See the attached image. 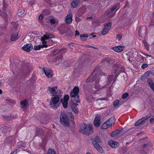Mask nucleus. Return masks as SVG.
<instances>
[{
	"mask_svg": "<svg viewBox=\"0 0 154 154\" xmlns=\"http://www.w3.org/2000/svg\"><path fill=\"white\" fill-rule=\"evenodd\" d=\"M62 57V55L61 54L56 56L53 61L54 63H55V64L59 63L61 61Z\"/></svg>",
	"mask_w": 154,
	"mask_h": 154,
	"instance_id": "4468645a",
	"label": "nucleus"
},
{
	"mask_svg": "<svg viewBox=\"0 0 154 154\" xmlns=\"http://www.w3.org/2000/svg\"><path fill=\"white\" fill-rule=\"evenodd\" d=\"M119 100H116L114 102V105L115 106H117L118 104H119Z\"/></svg>",
	"mask_w": 154,
	"mask_h": 154,
	"instance_id": "de8ad7c7",
	"label": "nucleus"
},
{
	"mask_svg": "<svg viewBox=\"0 0 154 154\" xmlns=\"http://www.w3.org/2000/svg\"><path fill=\"white\" fill-rule=\"evenodd\" d=\"M108 122L106 121L103 123L101 126V128L102 129H105L111 126V124H107Z\"/></svg>",
	"mask_w": 154,
	"mask_h": 154,
	"instance_id": "4be33fe9",
	"label": "nucleus"
},
{
	"mask_svg": "<svg viewBox=\"0 0 154 154\" xmlns=\"http://www.w3.org/2000/svg\"><path fill=\"white\" fill-rule=\"evenodd\" d=\"M101 118L100 116L97 115L95 117L94 121V124L95 126L96 127H98L100 124Z\"/></svg>",
	"mask_w": 154,
	"mask_h": 154,
	"instance_id": "f8f14e48",
	"label": "nucleus"
},
{
	"mask_svg": "<svg viewBox=\"0 0 154 154\" xmlns=\"http://www.w3.org/2000/svg\"><path fill=\"white\" fill-rule=\"evenodd\" d=\"M42 134V130H39L38 131L36 132L35 135L38 136H40Z\"/></svg>",
	"mask_w": 154,
	"mask_h": 154,
	"instance_id": "09e8293b",
	"label": "nucleus"
},
{
	"mask_svg": "<svg viewBox=\"0 0 154 154\" xmlns=\"http://www.w3.org/2000/svg\"><path fill=\"white\" fill-rule=\"evenodd\" d=\"M43 70L46 75L48 78H51L53 76V71L50 69H48L45 70V69L43 68Z\"/></svg>",
	"mask_w": 154,
	"mask_h": 154,
	"instance_id": "f3484780",
	"label": "nucleus"
},
{
	"mask_svg": "<svg viewBox=\"0 0 154 154\" xmlns=\"http://www.w3.org/2000/svg\"><path fill=\"white\" fill-rule=\"evenodd\" d=\"M122 38V35L120 34H118L116 38V39H118V41H120Z\"/></svg>",
	"mask_w": 154,
	"mask_h": 154,
	"instance_id": "8fccbe9b",
	"label": "nucleus"
},
{
	"mask_svg": "<svg viewBox=\"0 0 154 154\" xmlns=\"http://www.w3.org/2000/svg\"><path fill=\"white\" fill-rule=\"evenodd\" d=\"M5 101L8 102L9 104H14L16 102L14 100L11 99H6Z\"/></svg>",
	"mask_w": 154,
	"mask_h": 154,
	"instance_id": "c9c22d12",
	"label": "nucleus"
},
{
	"mask_svg": "<svg viewBox=\"0 0 154 154\" xmlns=\"http://www.w3.org/2000/svg\"><path fill=\"white\" fill-rule=\"evenodd\" d=\"M153 17L151 19V22L150 23V24L149 25V27L154 26V12L153 13Z\"/></svg>",
	"mask_w": 154,
	"mask_h": 154,
	"instance_id": "ea45409f",
	"label": "nucleus"
},
{
	"mask_svg": "<svg viewBox=\"0 0 154 154\" xmlns=\"http://www.w3.org/2000/svg\"><path fill=\"white\" fill-rule=\"evenodd\" d=\"M60 122L61 125L65 126L68 127L69 125L67 114L65 112L61 111L60 112Z\"/></svg>",
	"mask_w": 154,
	"mask_h": 154,
	"instance_id": "7ed1b4c3",
	"label": "nucleus"
},
{
	"mask_svg": "<svg viewBox=\"0 0 154 154\" xmlns=\"http://www.w3.org/2000/svg\"><path fill=\"white\" fill-rule=\"evenodd\" d=\"M60 102L62 103L64 108H66L67 107L68 103L66 100H65V99H61Z\"/></svg>",
	"mask_w": 154,
	"mask_h": 154,
	"instance_id": "393cba45",
	"label": "nucleus"
},
{
	"mask_svg": "<svg viewBox=\"0 0 154 154\" xmlns=\"http://www.w3.org/2000/svg\"><path fill=\"white\" fill-rule=\"evenodd\" d=\"M68 114L69 116V117L70 118H74V116L72 114L71 112H69L68 113Z\"/></svg>",
	"mask_w": 154,
	"mask_h": 154,
	"instance_id": "0e129e2a",
	"label": "nucleus"
},
{
	"mask_svg": "<svg viewBox=\"0 0 154 154\" xmlns=\"http://www.w3.org/2000/svg\"><path fill=\"white\" fill-rule=\"evenodd\" d=\"M17 116L16 115L14 116L5 115L3 116V118L4 120L9 121L16 119L17 118Z\"/></svg>",
	"mask_w": 154,
	"mask_h": 154,
	"instance_id": "dca6fc26",
	"label": "nucleus"
},
{
	"mask_svg": "<svg viewBox=\"0 0 154 154\" xmlns=\"http://www.w3.org/2000/svg\"><path fill=\"white\" fill-rule=\"evenodd\" d=\"M91 140L93 145L97 150L101 153L103 152V150L100 145V144L102 143L100 137L96 135L94 139L92 138Z\"/></svg>",
	"mask_w": 154,
	"mask_h": 154,
	"instance_id": "f03ea898",
	"label": "nucleus"
},
{
	"mask_svg": "<svg viewBox=\"0 0 154 154\" xmlns=\"http://www.w3.org/2000/svg\"><path fill=\"white\" fill-rule=\"evenodd\" d=\"M111 60L110 58L109 57L106 58L104 59V61L109 63L111 61Z\"/></svg>",
	"mask_w": 154,
	"mask_h": 154,
	"instance_id": "bf43d9fd",
	"label": "nucleus"
},
{
	"mask_svg": "<svg viewBox=\"0 0 154 154\" xmlns=\"http://www.w3.org/2000/svg\"><path fill=\"white\" fill-rule=\"evenodd\" d=\"M75 20L76 22L78 23L81 20V19H80L79 17H75Z\"/></svg>",
	"mask_w": 154,
	"mask_h": 154,
	"instance_id": "338daca9",
	"label": "nucleus"
},
{
	"mask_svg": "<svg viewBox=\"0 0 154 154\" xmlns=\"http://www.w3.org/2000/svg\"><path fill=\"white\" fill-rule=\"evenodd\" d=\"M82 127L80 130H85L87 129V128H88V127H89V124L88 125L87 124H86L85 123H81V124Z\"/></svg>",
	"mask_w": 154,
	"mask_h": 154,
	"instance_id": "2f4dec72",
	"label": "nucleus"
},
{
	"mask_svg": "<svg viewBox=\"0 0 154 154\" xmlns=\"http://www.w3.org/2000/svg\"><path fill=\"white\" fill-rule=\"evenodd\" d=\"M143 44L145 46V48L148 50L149 46L147 45V42L146 41H143Z\"/></svg>",
	"mask_w": 154,
	"mask_h": 154,
	"instance_id": "49530a36",
	"label": "nucleus"
},
{
	"mask_svg": "<svg viewBox=\"0 0 154 154\" xmlns=\"http://www.w3.org/2000/svg\"><path fill=\"white\" fill-rule=\"evenodd\" d=\"M119 132V130H116L111 133L110 135L111 136L113 137H114L116 135H119L120 134Z\"/></svg>",
	"mask_w": 154,
	"mask_h": 154,
	"instance_id": "c756f323",
	"label": "nucleus"
},
{
	"mask_svg": "<svg viewBox=\"0 0 154 154\" xmlns=\"http://www.w3.org/2000/svg\"><path fill=\"white\" fill-rule=\"evenodd\" d=\"M3 18L5 19V24L6 25L8 24V17H7V15H6L5 17Z\"/></svg>",
	"mask_w": 154,
	"mask_h": 154,
	"instance_id": "5fc2aeb1",
	"label": "nucleus"
},
{
	"mask_svg": "<svg viewBox=\"0 0 154 154\" xmlns=\"http://www.w3.org/2000/svg\"><path fill=\"white\" fill-rule=\"evenodd\" d=\"M67 50V49L66 48H62L59 51H58L57 52V54H61L62 55L63 53H64Z\"/></svg>",
	"mask_w": 154,
	"mask_h": 154,
	"instance_id": "473e14b6",
	"label": "nucleus"
},
{
	"mask_svg": "<svg viewBox=\"0 0 154 154\" xmlns=\"http://www.w3.org/2000/svg\"><path fill=\"white\" fill-rule=\"evenodd\" d=\"M125 71H119V72L118 73H116V70L115 72V74H116V77H114L113 75H109V77L107 78V83L109 84H110V83L112 82V80H113L115 78H116V79L117 76L119 75L120 73L121 72H124Z\"/></svg>",
	"mask_w": 154,
	"mask_h": 154,
	"instance_id": "9b49d317",
	"label": "nucleus"
},
{
	"mask_svg": "<svg viewBox=\"0 0 154 154\" xmlns=\"http://www.w3.org/2000/svg\"><path fill=\"white\" fill-rule=\"evenodd\" d=\"M79 88L78 86L75 87L71 91L70 96L72 97L75 98L74 100L77 103H80V100L79 99Z\"/></svg>",
	"mask_w": 154,
	"mask_h": 154,
	"instance_id": "20e7f679",
	"label": "nucleus"
},
{
	"mask_svg": "<svg viewBox=\"0 0 154 154\" xmlns=\"http://www.w3.org/2000/svg\"><path fill=\"white\" fill-rule=\"evenodd\" d=\"M57 50H54L51 52L52 55L53 56H57L58 55V54H57Z\"/></svg>",
	"mask_w": 154,
	"mask_h": 154,
	"instance_id": "c03bdc74",
	"label": "nucleus"
},
{
	"mask_svg": "<svg viewBox=\"0 0 154 154\" xmlns=\"http://www.w3.org/2000/svg\"><path fill=\"white\" fill-rule=\"evenodd\" d=\"M47 154H56L55 151L53 149H49L48 151Z\"/></svg>",
	"mask_w": 154,
	"mask_h": 154,
	"instance_id": "58836bf2",
	"label": "nucleus"
},
{
	"mask_svg": "<svg viewBox=\"0 0 154 154\" xmlns=\"http://www.w3.org/2000/svg\"><path fill=\"white\" fill-rule=\"evenodd\" d=\"M94 86L95 88L97 89H100V87L99 84V80L98 79L96 80Z\"/></svg>",
	"mask_w": 154,
	"mask_h": 154,
	"instance_id": "e433bc0d",
	"label": "nucleus"
},
{
	"mask_svg": "<svg viewBox=\"0 0 154 154\" xmlns=\"http://www.w3.org/2000/svg\"><path fill=\"white\" fill-rule=\"evenodd\" d=\"M29 64V63L25 64L24 63H23L21 64L20 72L26 76L28 75L30 72Z\"/></svg>",
	"mask_w": 154,
	"mask_h": 154,
	"instance_id": "39448f33",
	"label": "nucleus"
},
{
	"mask_svg": "<svg viewBox=\"0 0 154 154\" xmlns=\"http://www.w3.org/2000/svg\"><path fill=\"white\" fill-rule=\"evenodd\" d=\"M147 81L149 85L152 84V83H153L152 80L151 78H148L147 79Z\"/></svg>",
	"mask_w": 154,
	"mask_h": 154,
	"instance_id": "a18cd8bd",
	"label": "nucleus"
},
{
	"mask_svg": "<svg viewBox=\"0 0 154 154\" xmlns=\"http://www.w3.org/2000/svg\"><path fill=\"white\" fill-rule=\"evenodd\" d=\"M57 88V87H54L52 88H51L50 87H48V90L50 92V93L52 94V96H54V95L57 94L58 93V91H56L55 90Z\"/></svg>",
	"mask_w": 154,
	"mask_h": 154,
	"instance_id": "a211bd4d",
	"label": "nucleus"
},
{
	"mask_svg": "<svg viewBox=\"0 0 154 154\" xmlns=\"http://www.w3.org/2000/svg\"><path fill=\"white\" fill-rule=\"evenodd\" d=\"M149 122L151 124L154 122V119L153 118H151L149 120Z\"/></svg>",
	"mask_w": 154,
	"mask_h": 154,
	"instance_id": "774afa93",
	"label": "nucleus"
},
{
	"mask_svg": "<svg viewBox=\"0 0 154 154\" xmlns=\"http://www.w3.org/2000/svg\"><path fill=\"white\" fill-rule=\"evenodd\" d=\"M108 144L112 148H116L118 146L119 143L113 140H110L108 141Z\"/></svg>",
	"mask_w": 154,
	"mask_h": 154,
	"instance_id": "6ab92c4d",
	"label": "nucleus"
},
{
	"mask_svg": "<svg viewBox=\"0 0 154 154\" xmlns=\"http://www.w3.org/2000/svg\"><path fill=\"white\" fill-rule=\"evenodd\" d=\"M112 23L111 22H109L104 25V28L101 32V34L103 35H105L110 30L112 26Z\"/></svg>",
	"mask_w": 154,
	"mask_h": 154,
	"instance_id": "0eeeda50",
	"label": "nucleus"
},
{
	"mask_svg": "<svg viewBox=\"0 0 154 154\" xmlns=\"http://www.w3.org/2000/svg\"><path fill=\"white\" fill-rule=\"evenodd\" d=\"M96 68H95L94 71L92 72L91 74L87 79L86 82V83H88L90 82H93L97 79V75L96 73L94 74V71L96 70Z\"/></svg>",
	"mask_w": 154,
	"mask_h": 154,
	"instance_id": "9d476101",
	"label": "nucleus"
},
{
	"mask_svg": "<svg viewBox=\"0 0 154 154\" xmlns=\"http://www.w3.org/2000/svg\"><path fill=\"white\" fill-rule=\"evenodd\" d=\"M88 35L87 34H82L80 35V39L82 41H85L86 40Z\"/></svg>",
	"mask_w": 154,
	"mask_h": 154,
	"instance_id": "bb28decb",
	"label": "nucleus"
},
{
	"mask_svg": "<svg viewBox=\"0 0 154 154\" xmlns=\"http://www.w3.org/2000/svg\"><path fill=\"white\" fill-rule=\"evenodd\" d=\"M22 49L27 52H29L33 49L32 45L31 43H29L25 45L22 47Z\"/></svg>",
	"mask_w": 154,
	"mask_h": 154,
	"instance_id": "ddd939ff",
	"label": "nucleus"
},
{
	"mask_svg": "<svg viewBox=\"0 0 154 154\" xmlns=\"http://www.w3.org/2000/svg\"><path fill=\"white\" fill-rule=\"evenodd\" d=\"M149 86L154 92V83H152V84L150 85Z\"/></svg>",
	"mask_w": 154,
	"mask_h": 154,
	"instance_id": "13d9d810",
	"label": "nucleus"
},
{
	"mask_svg": "<svg viewBox=\"0 0 154 154\" xmlns=\"http://www.w3.org/2000/svg\"><path fill=\"white\" fill-rule=\"evenodd\" d=\"M69 106L73 111L75 114H78L79 112L78 109L77 108V106L78 105L77 103H74L73 100L71 99L69 103Z\"/></svg>",
	"mask_w": 154,
	"mask_h": 154,
	"instance_id": "6e6552de",
	"label": "nucleus"
},
{
	"mask_svg": "<svg viewBox=\"0 0 154 154\" xmlns=\"http://www.w3.org/2000/svg\"><path fill=\"white\" fill-rule=\"evenodd\" d=\"M117 8V6L116 5H113L110 9V11H109L107 13V15H109L112 12L114 11Z\"/></svg>",
	"mask_w": 154,
	"mask_h": 154,
	"instance_id": "f704fd0d",
	"label": "nucleus"
},
{
	"mask_svg": "<svg viewBox=\"0 0 154 154\" xmlns=\"http://www.w3.org/2000/svg\"><path fill=\"white\" fill-rule=\"evenodd\" d=\"M129 95V94L128 93L126 92L124 93L122 96V99L126 98Z\"/></svg>",
	"mask_w": 154,
	"mask_h": 154,
	"instance_id": "79ce46f5",
	"label": "nucleus"
},
{
	"mask_svg": "<svg viewBox=\"0 0 154 154\" xmlns=\"http://www.w3.org/2000/svg\"><path fill=\"white\" fill-rule=\"evenodd\" d=\"M48 32H46V34L44 35H43L44 38H45V40H47L49 38V37L48 34Z\"/></svg>",
	"mask_w": 154,
	"mask_h": 154,
	"instance_id": "37998d69",
	"label": "nucleus"
},
{
	"mask_svg": "<svg viewBox=\"0 0 154 154\" xmlns=\"http://www.w3.org/2000/svg\"><path fill=\"white\" fill-rule=\"evenodd\" d=\"M149 75V71H147L143 74L144 75L146 78Z\"/></svg>",
	"mask_w": 154,
	"mask_h": 154,
	"instance_id": "6e6d98bb",
	"label": "nucleus"
},
{
	"mask_svg": "<svg viewBox=\"0 0 154 154\" xmlns=\"http://www.w3.org/2000/svg\"><path fill=\"white\" fill-rule=\"evenodd\" d=\"M69 95L68 94H66L64 96V98L63 99H65V100H66L67 101L69 100Z\"/></svg>",
	"mask_w": 154,
	"mask_h": 154,
	"instance_id": "603ef678",
	"label": "nucleus"
},
{
	"mask_svg": "<svg viewBox=\"0 0 154 154\" xmlns=\"http://www.w3.org/2000/svg\"><path fill=\"white\" fill-rule=\"evenodd\" d=\"M148 66V64L146 63L143 64L141 66V67L142 68L144 69V68H145V67H147Z\"/></svg>",
	"mask_w": 154,
	"mask_h": 154,
	"instance_id": "e2e57ef3",
	"label": "nucleus"
},
{
	"mask_svg": "<svg viewBox=\"0 0 154 154\" xmlns=\"http://www.w3.org/2000/svg\"><path fill=\"white\" fill-rule=\"evenodd\" d=\"M61 92L60 90L58 91L57 94L52 96L50 101L49 105L52 108L57 109L61 103L60 100L61 96Z\"/></svg>",
	"mask_w": 154,
	"mask_h": 154,
	"instance_id": "f257e3e1",
	"label": "nucleus"
},
{
	"mask_svg": "<svg viewBox=\"0 0 154 154\" xmlns=\"http://www.w3.org/2000/svg\"><path fill=\"white\" fill-rule=\"evenodd\" d=\"M20 35H18V34L17 35H11V41H14L18 38L20 37Z\"/></svg>",
	"mask_w": 154,
	"mask_h": 154,
	"instance_id": "7c9ffc66",
	"label": "nucleus"
},
{
	"mask_svg": "<svg viewBox=\"0 0 154 154\" xmlns=\"http://www.w3.org/2000/svg\"><path fill=\"white\" fill-rule=\"evenodd\" d=\"M143 55H144L146 56H148V57H151V58L149 59L150 60H153L154 58H153V57H152V56L151 55H149L147 54L144 53H143Z\"/></svg>",
	"mask_w": 154,
	"mask_h": 154,
	"instance_id": "3c124183",
	"label": "nucleus"
},
{
	"mask_svg": "<svg viewBox=\"0 0 154 154\" xmlns=\"http://www.w3.org/2000/svg\"><path fill=\"white\" fill-rule=\"evenodd\" d=\"M24 12L25 11L24 10H19L17 13V14L19 16H20L23 14H24Z\"/></svg>",
	"mask_w": 154,
	"mask_h": 154,
	"instance_id": "a19ab883",
	"label": "nucleus"
},
{
	"mask_svg": "<svg viewBox=\"0 0 154 154\" xmlns=\"http://www.w3.org/2000/svg\"><path fill=\"white\" fill-rule=\"evenodd\" d=\"M146 30V28L145 26H142L140 27L139 29V34L142 35L145 33Z\"/></svg>",
	"mask_w": 154,
	"mask_h": 154,
	"instance_id": "5701e85b",
	"label": "nucleus"
},
{
	"mask_svg": "<svg viewBox=\"0 0 154 154\" xmlns=\"http://www.w3.org/2000/svg\"><path fill=\"white\" fill-rule=\"evenodd\" d=\"M0 6H2L3 10L4 11H5L7 7V5L5 3L4 0H0Z\"/></svg>",
	"mask_w": 154,
	"mask_h": 154,
	"instance_id": "a878e982",
	"label": "nucleus"
},
{
	"mask_svg": "<svg viewBox=\"0 0 154 154\" xmlns=\"http://www.w3.org/2000/svg\"><path fill=\"white\" fill-rule=\"evenodd\" d=\"M33 49L35 50H40V47L38 45H35L34 46Z\"/></svg>",
	"mask_w": 154,
	"mask_h": 154,
	"instance_id": "864d4df0",
	"label": "nucleus"
},
{
	"mask_svg": "<svg viewBox=\"0 0 154 154\" xmlns=\"http://www.w3.org/2000/svg\"><path fill=\"white\" fill-rule=\"evenodd\" d=\"M72 15L69 14L66 17L65 19V21L67 24L71 23L72 22Z\"/></svg>",
	"mask_w": 154,
	"mask_h": 154,
	"instance_id": "412c9836",
	"label": "nucleus"
},
{
	"mask_svg": "<svg viewBox=\"0 0 154 154\" xmlns=\"http://www.w3.org/2000/svg\"><path fill=\"white\" fill-rule=\"evenodd\" d=\"M20 104L21 106V108L26 109V106L28 105V102L26 99H25L23 101H22L20 102Z\"/></svg>",
	"mask_w": 154,
	"mask_h": 154,
	"instance_id": "aec40b11",
	"label": "nucleus"
},
{
	"mask_svg": "<svg viewBox=\"0 0 154 154\" xmlns=\"http://www.w3.org/2000/svg\"><path fill=\"white\" fill-rule=\"evenodd\" d=\"M116 122V120L114 116L111 117L109 119L106 121V122H109V124H111V125L112 124H114Z\"/></svg>",
	"mask_w": 154,
	"mask_h": 154,
	"instance_id": "cd10ccee",
	"label": "nucleus"
},
{
	"mask_svg": "<svg viewBox=\"0 0 154 154\" xmlns=\"http://www.w3.org/2000/svg\"><path fill=\"white\" fill-rule=\"evenodd\" d=\"M18 26V24H15L11 28V32L12 34H13L15 32L17 31Z\"/></svg>",
	"mask_w": 154,
	"mask_h": 154,
	"instance_id": "c85d7f7f",
	"label": "nucleus"
},
{
	"mask_svg": "<svg viewBox=\"0 0 154 154\" xmlns=\"http://www.w3.org/2000/svg\"><path fill=\"white\" fill-rule=\"evenodd\" d=\"M43 17H44V16H43V14H41L39 16V17H38L39 20H42L43 18Z\"/></svg>",
	"mask_w": 154,
	"mask_h": 154,
	"instance_id": "680f3d73",
	"label": "nucleus"
},
{
	"mask_svg": "<svg viewBox=\"0 0 154 154\" xmlns=\"http://www.w3.org/2000/svg\"><path fill=\"white\" fill-rule=\"evenodd\" d=\"M2 8V6H0V8ZM3 9V8H2ZM7 15V14L4 12V11L1 10V9H0V15L2 16L3 18H5V17L6 15Z\"/></svg>",
	"mask_w": 154,
	"mask_h": 154,
	"instance_id": "72a5a7b5",
	"label": "nucleus"
},
{
	"mask_svg": "<svg viewBox=\"0 0 154 154\" xmlns=\"http://www.w3.org/2000/svg\"><path fill=\"white\" fill-rule=\"evenodd\" d=\"M125 47L122 46H118L112 47L111 49L114 50L115 52H120L124 50Z\"/></svg>",
	"mask_w": 154,
	"mask_h": 154,
	"instance_id": "2eb2a0df",
	"label": "nucleus"
},
{
	"mask_svg": "<svg viewBox=\"0 0 154 154\" xmlns=\"http://www.w3.org/2000/svg\"><path fill=\"white\" fill-rule=\"evenodd\" d=\"M50 22L52 24H54L55 23V21L54 19L51 18L50 19Z\"/></svg>",
	"mask_w": 154,
	"mask_h": 154,
	"instance_id": "052dcab7",
	"label": "nucleus"
},
{
	"mask_svg": "<svg viewBox=\"0 0 154 154\" xmlns=\"http://www.w3.org/2000/svg\"><path fill=\"white\" fill-rule=\"evenodd\" d=\"M149 144H144L142 146V147L144 148L145 147H147L149 146Z\"/></svg>",
	"mask_w": 154,
	"mask_h": 154,
	"instance_id": "69168bd1",
	"label": "nucleus"
},
{
	"mask_svg": "<svg viewBox=\"0 0 154 154\" xmlns=\"http://www.w3.org/2000/svg\"><path fill=\"white\" fill-rule=\"evenodd\" d=\"M89 127L87 128V129L85 130L84 129L83 130H79L80 133L87 136H88L93 133L94 130L93 129L92 124L90 123L89 124Z\"/></svg>",
	"mask_w": 154,
	"mask_h": 154,
	"instance_id": "423d86ee",
	"label": "nucleus"
},
{
	"mask_svg": "<svg viewBox=\"0 0 154 154\" xmlns=\"http://www.w3.org/2000/svg\"><path fill=\"white\" fill-rule=\"evenodd\" d=\"M48 34L49 37V38H52L54 37V35L52 33L48 32Z\"/></svg>",
	"mask_w": 154,
	"mask_h": 154,
	"instance_id": "4d7b16f0",
	"label": "nucleus"
},
{
	"mask_svg": "<svg viewBox=\"0 0 154 154\" xmlns=\"http://www.w3.org/2000/svg\"><path fill=\"white\" fill-rule=\"evenodd\" d=\"M80 1V0H73L71 3L72 7L73 8L76 7L79 3Z\"/></svg>",
	"mask_w": 154,
	"mask_h": 154,
	"instance_id": "b1692460",
	"label": "nucleus"
},
{
	"mask_svg": "<svg viewBox=\"0 0 154 154\" xmlns=\"http://www.w3.org/2000/svg\"><path fill=\"white\" fill-rule=\"evenodd\" d=\"M151 117V116H147L144 117H142L141 119L138 120L134 124V126H137L141 125L146 122V121Z\"/></svg>",
	"mask_w": 154,
	"mask_h": 154,
	"instance_id": "1a4fd4ad",
	"label": "nucleus"
},
{
	"mask_svg": "<svg viewBox=\"0 0 154 154\" xmlns=\"http://www.w3.org/2000/svg\"><path fill=\"white\" fill-rule=\"evenodd\" d=\"M42 12H43L44 14L45 15H49L51 13L50 10L47 9L44 10L42 11Z\"/></svg>",
	"mask_w": 154,
	"mask_h": 154,
	"instance_id": "4c0bfd02",
	"label": "nucleus"
}]
</instances>
